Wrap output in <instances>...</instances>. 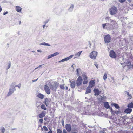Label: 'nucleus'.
<instances>
[{
	"mask_svg": "<svg viewBox=\"0 0 133 133\" xmlns=\"http://www.w3.org/2000/svg\"><path fill=\"white\" fill-rule=\"evenodd\" d=\"M59 85V84L58 83L56 82L55 81L52 84H50L49 86L50 88L52 90L56 91Z\"/></svg>",
	"mask_w": 133,
	"mask_h": 133,
	"instance_id": "1",
	"label": "nucleus"
},
{
	"mask_svg": "<svg viewBox=\"0 0 133 133\" xmlns=\"http://www.w3.org/2000/svg\"><path fill=\"white\" fill-rule=\"evenodd\" d=\"M115 21H114V22L113 23H107V29L110 30H113L115 28Z\"/></svg>",
	"mask_w": 133,
	"mask_h": 133,
	"instance_id": "2",
	"label": "nucleus"
},
{
	"mask_svg": "<svg viewBox=\"0 0 133 133\" xmlns=\"http://www.w3.org/2000/svg\"><path fill=\"white\" fill-rule=\"evenodd\" d=\"M117 8L115 6H113L110 9V14L111 15H115L117 13Z\"/></svg>",
	"mask_w": 133,
	"mask_h": 133,
	"instance_id": "3",
	"label": "nucleus"
},
{
	"mask_svg": "<svg viewBox=\"0 0 133 133\" xmlns=\"http://www.w3.org/2000/svg\"><path fill=\"white\" fill-rule=\"evenodd\" d=\"M83 79L81 76H79L77 79L76 83V86L79 87L82 84Z\"/></svg>",
	"mask_w": 133,
	"mask_h": 133,
	"instance_id": "4",
	"label": "nucleus"
},
{
	"mask_svg": "<svg viewBox=\"0 0 133 133\" xmlns=\"http://www.w3.org/2000/svg\"><path fill=\"white\" fill-rule=\"evenodd\" d=\"M97 52L96 51H92L90 54V57L93 59H95L97 55Z\"/></svg>",
	"mask_w": 133,
	"mask_h": 133,
	"instance_id": "5",
	"label": "nucleus"
},
{
	"mask_svg": "<svg viewBox=\"0 0 133 133\" xmlns=\"http://www.w3.org/2000/svg\"><path fill=\"white\" fill-rule=\"evenodd\" d=\"M104 39L105 42L106 43H109L111 40V37L110 35L109 34H107L105 35Z\"/></svg>",
	"mask_w": 133,
	"mask_h": 133,
	"instance_id": "6",
	"label": "nucleus"
},
{
	"mask_svg": "<svg viewBox=\"0 0 133 133\" xmlns=\"http://www.w3.org/2000/svg\"><path fill=\"white\" fill-rule=\"evenodd\" d=\"M109 56L111 58H116L117 57V55L114 51L111 50L110 51Z\"/></svg>",
	"mask_w": 133,
	"mask_h": 133,
	"instance_id": "7",
	"label": "nucleus"
},
{
	"mask_svg": "<svg viewBox=\"0 0 133 133\" xmlns=\"http://www.w3.org/2000/svg\"><path fill=\"white\" fill-rule=\"evenodd\" d=\"M65 127L66 131L69 133L72 130L71 125L70 124H67L65 125Z\"/></svg>",
	"mask_w": 133,
	"mask_h": 133,
	"instance_id": "8",
	"label": "nucleus"
},
{
	"mask_svg": "<svg viewBox=\"0 0 133 133\" xmlns=\"http://www.w3.org/2000/svg\"><path fill=\"white\" fill-rule=\"evenodd\" d=\"M44 89L45 91L49 95L50 93L51 92L49 87L46 85H44Z\"/></svg>",
	"mask_w": 133,
	"mask_h": 133,
	"instance_id": "9",
	"label": "nucleus"
},
{
	"mask_svg": "<svg viewBox=\"0 0 133 133\" xmlns=\"http://www.w3.org/2000/svg\"><path fill=\"white\" fill-rule=\"evenodd\" d=\"M9 91L8 93L7 96H9L11 95L15 91H16V89L15 88H10L9 89Z\"/></svg>",
	"mask_w": 133,
	"mask_h": 133,
	"instance_id": "10",
	"label": "nucleus"
},
{
	"mask_svg": "<svg viewBox=\"0 0 133 133\" xmlns=\"http://www.w3.org/2000/svg\"><path fill=\"white\" fill-rule=\"evenodd\" d=\"M105 20L106 21V23H112L114 22L115 21L111 19L109 17H106L105 18Z\"/></svg>",
	"mask_w": 133,
	"mask_h": 133,
	"instance_id": "11",
	"label": "nucleus"
},
{
	"mask_svg": "<svg viewBox=\"0 0 133 133\" xmlns=\"http://www.w3.org/2000/svg\"><path fill=\"white\" fill-rule=\"evenodd\" d=\"M94 92L95 93L94 95H99L101 93V91H99L98 89H94L93 90Z\"/></svg>",
	"mask_w": 133,
	"mask_h": 133,
	"instance_id": "12",
	"label": "nucleus"
},
{
	"mask_svg": "<svg viewBox=\"0 0 133 133\" xmlns=\"http://www.w3.org/2000/svg\"><path fill=\"white\" fill-rule=\"evenodd\" d=\"M50 102V101L47 98L45 99L43 103L45 104L46 107H48Z\"/></svg>",
	"mask_w": 133,
	"mask_h": 133,
	"instance_id": "13",
	"label": "nucleus"
},
{
	"mask_svg": "<svg viewBox=\"0 0 133 133\" xmlns=\"http://www.w3.org/2000/svg\"><path fill=\"white\" fill-rule=\"evenodd\" d=\"M89 85L88 87L90 88H92L95 85V82L94 81L92 80L90 81L89 83Z\"/></svg>",
	"mask_w": 133,
	"mask_h": 133,
	"instance_id": "14",
	"label": "nucleus"
},
{
	"mask_svg": "<svg viewBox=\"0 0 133 133\" xmlns=\"http://www.w3.org/2000/svg\"><path fill=\"white\" fill-rule=\"evenodd\" d=\"M58 52H56L54 53L53 54L50 55L48 56V59H50L52 57H53L54 56H55L58 55Z\"/></svg>",
	"mask_w": 133,
	"mask_h": 133,
	"instance_id": "15",
	"label": "nucleus"
},
{
	"mask_svg": "<svg viewBox=\"0 0 133 133\" xmlns=\"http://www.w3.org/2000/svg\"><path fill=\"white\" fill-rule=\"evenodd\" d=\"M46 112L45 111H43L41 113L38 114V116L40 118H42L44 117L45 116Z\"/></svg>",
	"mask_w": 133,
	"mask_h": 133,
	"instance_id": "16",
	"label": "nucleus"
},
{
	"mask_svg": "<svg viewBox=\"0 0 133 133\" xmlns=\"http://www.w3.org/2000/svg\"><path fill=\"white\" fill-rule=\"evenodd\" d=\"M132 110L131 109L127 108L126 109L124 110L125 113L127 114L130 113L132 111Z\"/></svg>",
	"mask_w": 133,
	"mask_h": 133,
	"instance_id": "17",
	"label": "nucleus"
},
{
	"mask_svg": "<svg viewBox=\"0 0 133 133\" xmlns=\"http://www.w3.org/2000/svg\"><path fill=\"white\" fill-rule=\"evenodd\" d=\"M15 10L18 12H21L22 8L19 6H16Z\"/></svg>",
	"mask_w": 133,
	"mask_h": 133,
	"instance_id": "18",
	"label": "nucleus"
},
{
	"mask_svg": "<svg viewBox=\"0 0 133 133\" xmlns=\"http://www.w3.org/2000/svg\"><path fill=\"white\" fill-rule=\"evenodd\" d=\"M104 107L107 109L110 108V106L109 105L108 102H105L104 103Z\"/></svg>",
	"mask_w": 133,
	"mask_h": 133,
	"instance_id": "19",
	"label": "nucleus"
},
{
	"mask_svg": "<svg viewBox=\"0 0 133 133\" xmlns=\"http://www.w3.org/2000/svg\"><path fill=\"white\" fill-rule=\"evenodd\" d=\"M72 130L74 131H77L78 130V128L77 127V125L74 124L72 126Z\"/></svg>",
	"mask_w": 133,
	"mask_h": 133,
	"instance_id": "20",
	"label": "nucleus"
},
{
	"mask_svg": "<svg viewBox=\"0 0 133 133\" xmlns=\"http://www.w3.org/2000/svg\"><path fill=\"white\" fill-rule=\"evenodd\" d=\"M85 94L90 93L91 92V90L90 88L89 87H88L86 89Z\"/></svg>",
	"mask_w": 133,
	"mask_h": 133,
	"instance_id": "21",
	"label": "nucleus"
},
{
	"mask_svg": "<svg viewBox=\"0 0 133 133\" xmlns=\"http://www.w3.org/2000/svg\"><path fill=\"white\" fill-rule=\"evenodd\" d=\"M75 81H72L71 82L70 84V86L72 88H74L75 87Z\"/></svg>",
	"mask_w": 133,
	"mask_h": 133,
	"instance_id": "22",
	"label": "nucleus"
},
{
	"mask_svg": "<svg viewBox=\"0 0 133 133\" xmlns=\"http://www.w3.org/2000/svg\"><path fill=\"white\" fill-rule=\"evenodd\" d=\"M37 97L41 99H42L43 98L44 96V95L41 94H39L37 96Z\"/></svg>",
	"mask_w": 133,
	"mask_h": 133,
	"instance_id": "23",
	"label": "nucleus"
},
{
	"mask_svg": "<svg viewBox=\"0 0 133 133\" xmlns=\"http://www.w3.org/2000/svg\"><path fill=\"white\" fill-rule=\"evenodd\" d=\"M74 8V5L72 4H71L68 9L69 11L70 12H72Z\"/></svg>",
	"mask_w": 133,
	"mask_h": 133,
	"instance_id": "24",
	"label": "nucleus"
},
{
	"mask_svg": "<svg viewBox=\"0 0 133 133\" xmlns=\"http://www.w3.org/2000/svg\"><path fill=\"white\" fill-rule=\"evenodd\" d=\"M112 105L114 106L117 109H119L120 108V107L117 104L115 103H113L112 104Z\"/></svg>",
	"mask_w": 133,
	"mask_h": 133,
	"instance_id": "25",
	"label": "nucleus"
},
{
	"mask_svg": "<svg viewBox=\"0 0 133 133\" xmlns=\"http://www.w3.org/2000/svg\"><path fill=\"white\" fill-rule=\"evenodd\" d=\"M82 77L83 80L87 79V77L86 76V73L85 72H83L82 74Z\"/></svg>",
	"mask_w": 133,
	"mask_h": 133,
	"instance_id": "26",
	"label": "nucleus"
},
{
	"mask_svg": "<svg viewBox=\"0 0 133 133\" xmlns=\"http://www.w3.org/2000/svg\"><path fill=\"white\" fill-rule=\"evenodd\" d=\"M40 45H43L45 46H50V44L48 43H45V42H43L42 43H41L39 44Z\"/></svg>",
	"mask_w": 133,
	"mask_h": 133,
	"instance_id": "27",
	"label": "nucleus"
},
{
	"mask_svg": "<svg viewBox=\"0 0 133 133\" xmlns=\"http://www.w3.org/2000/svg\"><path fill=\"white\" fill-rule=\"evenodd\" d=\"M128 108L131 109L133 108V103L132 102H131L129 104L127 105Z\"/></svg>",
	"mask_w": 133,
	"mask_h": 133,
	"instance_id": "28",
	"label": "nucleus"
},
{
	"mask_svg": "<svg viewBox=\"0 0 133 133\" xmlns=\"http://www.w3.org/2000/svg\"><path fill=\"white\" fill-rule=\"evenodd\" d=\"M125 94H126L128 96L130 99H131L132 98V97L131 94H130L129 92L127 91H125Z\"/></svg>",
	"mask_w": 133,
	"mask_h": 133,
	"instance_id": "29",
	"label": "nucleus"
},
{
	"mask_svg": "<svg viewBox=\"0 0 133 133\" xmlns=\"http://www.w3.org/2000/svg\"><path fill=\"white\" fill-rule=\"evenodd\" d=\"M41 108L42 109H43L45 110H46V108L45 105L44 104H42L41 106Z\"/></svg>",
	"mask_w": 133,
	"mask_h": 133,
	"instance_id": "30",
	"label": "nucleus"
},
{
	"mask_svg": "<svg viewBox=\"0 0 133 133\" xmlns=\"http://www.w3.org/2000/svg\"><path fill=\"white\" fill-rule=\"evenodd\" d=\"M82 51H81L78 52L77 54H76L75 55V56H76V57H79L80 56L81 53L82 52Z\"/></svg>",
	"mask_w": 133,
	"mask_h": 133,
	"instance_id": "31",
	"label": "nucleus"
},
{
	"mask_svg": "<svg viewBox=\"0 0 133 133\" xmlns=\"http://www.w3.org/2000/svg\"><path fill=\"white\" fill-rule=\"evenodd\" d=\"M73 56V55H71L69 57H66V58H65V59H66V61L68 60H69L70 59H71V58Z\"/></svg>",
	"mask_w": 133,
	"mask_h": 133,
	"instance_id": "32",
	"label": "nucleus"
},
{
	"mask_svg": "<svg viewBox=\"0 0 133 133\" xmlns=\"http://www.w3.org/2000/svg\"><path fill=\"white\" fill-rule=\"evenodd\" d=\"M0 130L2 133H4L5 131V128L4 127H1Z\"/></svg>",
	"mask_w": 133,
	"mask_h": 133,
	"instance_id": "33",
	"label": "nucleus"
},
{
	"mask_svg": "<svg viewBox=\"0 0 133 133\" xmlns=\"http://www.w3.org/2000/svg\"><path fill=\"white\" fill-rule=\"evenodd\" d=\"M11 62L10 61H9L8 62V64L7 67L6 68V70H8L10 68L11 65Z\"/></svg>",
	"mask_w": 133,
	"mask_h": 133,
	"instance_id": "34",
	"label": "nucleus"
},
{
	"mask_svg": "<svg viewBox=\"0 0 133 133\" xmlns=\"http://www.w3.org/2000/svg\"><path fill=\"white\" fill-rule=\"evenodd\" d=\"M60 89L62 90H64L65 89L64 84H61L59 86Z\"/></svg>",
	"mask_w": 133,
	"mask_h": 133,
	"instance_id": "35",
	"label": "nucleus"
},
{
	"mask_svg": "<svg viewBox=\"0 0 133 133\" xmlns=\"http://www.w3.org/2000/svg\"><path fill=\"white\" fill-rule=\"evenodd\" d=\"M15 83L14 82L13 83L11 84L10 88H15Z\"/></svg>",
	"mask_w": 133,
	"mask_h": 133,
	"instance_id": "36",
	"label": "nucleus"
},
{
	"mask_svg": "<svg viewBox=\"0 0 133 133\" xmlns=\"http://www.w3.org/2000/svg\"><path fill=\"white\" fill-rule=\"evenodd\" d=\"M107 78V75L106 73H105L103 76V79L104 80H105Z\"/></svg>",
	"mask_w": 133,
	"mask_h": 133,
	"instance_id": "37",
	"label": "nucleus"
},
{
	"mask_svg": "<svg viewBox=\"0 0 133 133\" xmlns=\"http://www.w3.org/2000/svg\"><path fill=\"white\" fill-rule=\"evenodd\" d=\"M107 23H105L104 24H102V26L103 28H105H105L107 29Z\"/></svg>",
	"mask_w": 133,
	"mask_h": 133,
	"instance_id": "38",
	"label": "nucleus"
},
{
	"mask_svg": "<svg viewBox=\"0 0 133 133\" xmlns=\"http://www.w3.org/2000/svg\"><path fill=\"white\" fill-rule=\"evenodd\" d=\"M57 133H62V131L60 129H58L57 130Z\"/></svg>",
	"mask_w": 133,
	"mask_h": 133,
	"instance_id": "39",
	"label": "nucleus"
},
{
	"mask_svg": "<svg viewBox=\"0 0 133 133\" xmlns=\"http://www.w3.org/2000/svg\"><path fill=\"white\" fill-rule=\"evenodd\" d=\"M81 70V69L80 68L78 69H76V71L77 72V75L78 76L79 75V71H80Z\"/></svg>",
	"mask_w": 133,
	"mask_h": 133,
	"instance_id": "40",
	"label": "nucleus"
},
{
	"mask_svg": "<svg viewBox=\"0 0 133 133\" xmlns=\"http://www.w3.org/2000/svg\"><path fill=\"white\" fill-rule=\"evenodd\" d=\"M84 81L83 82V84H86L88 82V81L87 79L84 80Z\"/></svg>",
	"mask_w": 133,
	"mask_h": 133,
	"instance_id": "41",
	"label": "nucleus"
},
{
	"mask_svg": "<svg viewBox=\"0 0 133 133\" xmlns=\"http://www.w3.org/2000/svg\"><path fill=\"white\" fill-rule=\"evenodd\" d=\"M110 112H111V113L112 114L114 115L115 114H114V112L113 111L112 109V108H110Z\"/></svg>",
	"mask_w": 133,
	"mask_h": 133,
	"instance_id": "42",
	"label": "nucleus"
},
{
	"mask_svg": "<svg viewBox=\"0 0 133 133\" xmlns=\"http://www.w3.org/2000/svg\"><path fill=\"white\" fill-rule=\"evenodd\" d=\"M43 128L44 130L45 131H48V129L45 126H43Z\"/></svg>",
	"mask_w": 133,
	"mask_h": 133,
	"instance_id": "43",
	"label": "nucleus"
},
{
	"mask_svg": "<svg viewBox=\"0 0 133 133\" xmlns=\"http://www.w3.org/2000/svg\"><path fill=\"white\" fill-rule=\"evenodd\" d=\"M43 65H39L36 68H35V70H36L38 68H42V66H43Z\"/></svg>",
	"mask_w": 133,
	"mask_h": 133,
	"instance_id": "44",
	"label": "nucleus"
},
{
	"mask_svg": "<svg viewBox=\"0 0 133 133\" xmlns=\"http://www.w3.org/2000/svg\"><path fill=\"white\" fill-rule=\"evenodd\" d=\"M43 118H41L39 120V122H40L41 124H42L43 123Z\"/></svg>",
	"mask_w": 133,
	"mask_h": 133,
	"instance_id": "45",
	"label": "nucleus"
},
{
	"mask_svg": "<svg viewBox=\"0 0 133 133\" xmlns=\"http://www.w3.org/2000/svg\"><path fill=\"white\" fill-rule=\"evenodd\" d=\"M66 61L65 58L63 59L58 62L60 63Z\"/></svg>",
	"mask_w": 133,
	"mask_h": 133,
	"instance_id": "46",
	"label": "nucleus"
},
{
	"mask_svg": "<svg viewBox=\"0 0 133 133\" xmlns=\"http://www.w3.org/2000/svg\"><path fill=\"white\" fill-rule=\"evenodd\" d=\"M21 84H19L18 85H16L15 86V88L16 87H18L19 88H20L21 86Z\"/></svg>",
	"mask_w": 133,
	"mask_h": 133,
	"instance_id": "47",
	"label": "nucleus"
},
{
	"mask_svg": "<svg viewBox=\"0 0 133 133\" xmlns=\"http://www.w3.org/2000/svg\"><path fill=\"white\" fill-rule=\"evenodd\" d=\"M125 0H119V1L121 3H123L125 2Z\"/></svg>",
	"mask_w": 133,
	"mask_h": 133,
	"instance_id": "48",
	"label": "nucleus"
},
{
	"mask_svg": "<svg viewBox=\"0 0 133 133\" xmlns=\"http://www.w3.org/2000/svg\"><path fill=\"white\" fill-rule=\"evenodd\" d=\"M120 112L119 111H115L114 112V114L115 113L117 115H118V114Z\"/></svg>",
	"mask_w": 133,
	"mask_h": 133,
	"instance_id": "49",
	"label": "nucleus"
},
{
	"mask_svg": "<svg viewBox=\"0 0 133 133\" xmlns=\"http://www.w3.org/2000/svg\"><path fill=\"white\" fill-rule=\"evenodd\" d=\"M48 20H46L44 22V23L45 25H46L48 22Z\"/></svg>",
	"mask_w": 133,
	"mask_h": 133,
	"instance_id": "50",
	"label": "nucleus"
},
{
	"mask_svg": "<svg viewBox=\"0 0 133 133\" xmlns=\"http://www.w3.org/2000/svg\"><path fill=\"white\" fill-rule=\"evenodd\" d=\"M63 126H64V122L63 120H62L61 122Z\"/></svg>",
	"mask_w": 133,
	"mask_h": 133,
	"instance_id": "51",
	"label": "nucleus"
},
{
	"mask_svg": "<svg viewBox=\"0 0 133 133\" xmlns=\"http://www.w3.org/2000/svg\"><path fill=\"white\" fill-rule=\"evenodd\" d=\"M63 133H67L66 130L65 129H64L63 130Z\"/></svg>",
	"mask_w": 133,
	"mask_h": 133,
	"instance_id": "52",
	"label": "nucleus"
},
{
	"mask_svg": "<svg viewBox=\"0 0 133 133\" xmlns=\"http://www.w3.org/2000/svg\"><path fill=\"white\" fill-rule=\"evenodd\" d=\"M127 64L128 65H131V62H130V61H128V62H127Z\"/></svg>",
	"mask_w": 133,
	"mask_h": 133,
	"instance_id": "53",
	"label": "nucleus"
},
{
	"mask_svg": "<svg viewBox=\"0 0 133 133\" xmlns=\"http://www.w3.org/2000/svg\"><path fill=\"white\" fill-rule=\"evenodd\" d=\"M110 78H111V79H112V80L113 81V83L114 82H115V81L113 78L111 76H110Z\"/></svg>",
	"mask_w": 133,
	"mask_h": 133,
	"instance_id": "54",
	"label": "nucleus"
},
{
	"mask_svg": "<svg viewBox=\"0 0 133 133\" xmlns=\"http://www.w3.org/2000/svg\"><path fill=\"white\" fill-rule=\"evenodd\" d=\"M8 13V12L7 11H6L3 14V15H6V14H7Z\"/></svg>",
	"mask_w": 133,
	"mask_h": 133,
	"instance_id": "55",
	"label": "nucleus"
},
{
	"mask_svg": "<svg viewBox=\"0 0 133 133\" xmlns=\"http://www.w3.org/2000/svg\"><path fill=\"white\" fill-rule=\"evenodd\" d=\"M94 65H95L96 66V67L97 68H98V65L97 64H96V63H95L94 64Z\"/></svg>",
	"mask_w": 133,
	"mask_h": 133,
	"instance_id": "56",
	"label": "nucleus"
},
{
	"mask_svg": "<svg viewBox=\"0 0 133 133\" xmlns=\"http://www.w3.org/2000/svg\"><path fill=\"white\" fill-rule=\"evenodd\" d=\"M38 78H37V79H35H35L33 80L32 81V82H36V81L38 80Z\"/></svg>",
	"mask_w": 133,
	"mask_h": 133,
	"instance_id": "57",
	"label": "nucleus"
},
{
	"mask_svg": "<svg viewBox=\"0 0 133 133\" xmlns=\"http://www.w3.org/2000/svg\"><path fill=\"white\" fill-rule=\"evenodd\" d=\"M2 8L1 7V6H0V13L1 12V11H2Z\"/></svg>",
	"mask_w": 133,
	"mask_h": 133,
	"instance_id": "58",
	"label": "nucleus"
},
{
	"mask_svg": "<svg viewBox=\"0 0 133 133\" xmlns=\"http://www.w3.org/2000/svg\"><path fill=\"white\" fill-rule=\"evenodd\" d=\"M100 133H105V131L104 130L101 131L100 132Z\"/></svg>",
	"mask_w": 133,
	"mask_h": 133,
	"instance_id": "59",
	"label": "nucleus"
},
{
	"mask_svg": "<svg viewBox=\"0 0 133 133\" xmlns=\"http://www.w3.org/2000/svg\"><path fill=\"white\" fill-rule=\"evenodd\" d=\"M53 132L52 131H49L48 133H52Z\"/></svg>",
	"mask_w": 133,
	"mask_h": 133,
	"instance_id": "60",
	"label": "nucleus"
},
{
	"mask_svg": "<svg viewBox=\"0 0 133 133\" xmlns=\"http://www.w3.org/2000/svg\"><path fill=\"white\" fill-rule=\"evenodd\" d=\"M37 51L38 52H42V51L39 50H37Z\"/></svg>",
	"mask_w": 133,
	"mask_h": 133,
	"instance_id": "61",
	"label": "nucleus"
},
{
	"mask_svg": "<svg viewBox=\"0 0 133 133\" xmlns=\"http://www.w3.org/2000/svg\"><path fill=\"white\" fill-rule=\"evenodd\" d=\"M44 120L46 121L47 119V118L46 117L44 118Z\"/></svg>",
	"mask_w": 133,
	"mask_h": 133,
	"instance_id": "62",
	"label": "nucleus"
},
{
	"mask_svg": "<svg viewBox=\"0 0 133 133\" xmlns=\"http://www.w3.org/2000/svg\"><path fill=\"white\" fill-rule=\"evenodd\" d=\"M65 89H66V90H68V88L67 86H66Z\"/></svg>",
	"mask_w": 133,
	"mask_h": 133,
	"instance_id": "63",
	"label": "nucleus"
},
{
	"mask_svg": "<svg viewBox=\"0 0 133 133\" xmlns=\"http://www.w3.org/2000/svg\"><path fill=\"white\" fill-rule=\"evenodd\" d=\"M77 131H74V132H73V133H77Z\"/></svg>",
	"mask_w": 133,
	"mask_h": 133,
	"instance_id": "64",
	"label": "nucleus"
}]
</instances>
